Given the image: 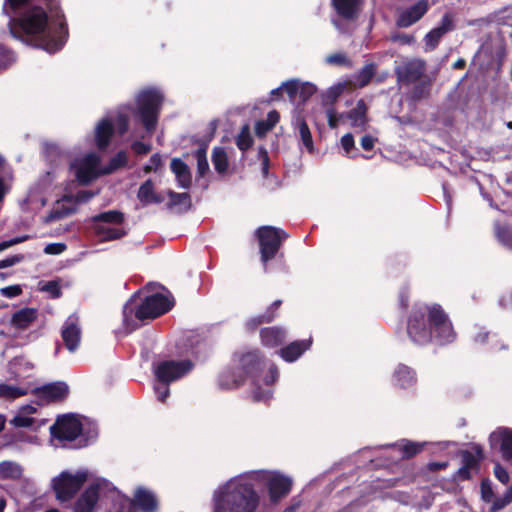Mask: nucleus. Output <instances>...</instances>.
Masks as SVG:
<instances>
[{"label":"nucleus","mask_w":512,"mask_h":512,"mask_svg":"<svg viewBox=\"0 0 512 512\" xmlns=\"http://www.w3.org/2000/svg\"><path fill=\"white\" fill-rule=\"evenodd\" d=\"M172 307L173 302L161 293L141 297L137 292L123 306V323L127 329L134 330L138 327L134 319L140 322L154 320L169 312Z\"/></svg>","instance_id":"7ed1b4c3"},{"label":"nucleus","mask_w":512,"mask_h":512,"mask_svg":"<svg viewBox=\"0 0 512 512\" xmlns=\"http://www.w3.org/2000/svg\"><path fill=\"white\" fill-rule=\"evenodd\" d=\"M299 89L298 95L303 102L307 101L317 90L316 86L309 82L300 83Z\"/></svg>","instance_id":"5fc2aeb1"},{"label":"nucleus","mask_w":512,"mask_h":512,"mask_svg":"<svg viewBox=\"0 0 512 512\" xmlns=\"http://www.w3.org/2000/svg\"><path fill=\"white\" fill-rule=\"evenodd\" d=\"M251 480L262 483L272 504H278L283 498L287 497L293 486V479L281 473L280 471L258 470L250 473Z\"/></svg>","instance_id":"423d86ee"},{"label":"nucleus","mask_w":512,"mask_h":512,"mask_svg":"<svg viewBox=\"0 0 512 512\" xmlns=\"http://www.w3.org/2000/svg\"><path fill=\"white\" fill-rule=\"evenodd\" d=\"M163 100L162 93L155 88L144 89L136 96L133 114L149 133L156 129Z\"/></svg>","instance_id":"39448f33"},{"label":"nucleus","mask_w":512,"mask_h":512,"mask_svg":"<svg viewBox=\"0 0 512 512\" xmlns=\"http://www.w3.org/2000/svg\"><path fill=\"white\" fill-rule=\"evenodd\" d=\"M482 499L486 502H490L494 495L493 489L489 479H483L480 484Z\"/></svg>","instance_id":"052dcab7"},{"label":"nucleus","mask_w":512,"mask_h":512,"mask_svg":"<svg viewBox=\"0 0 512 512\" xmlns=\"http://www.w3.org/2000/svg\"><path fill=\"white\" fill-rule=\"evenodd\" d=\"M10 423L14 427L18 428L30 427L34 424V419L28 416L17 415L10 421Z\"/></svg>","instance_id":"0e129e2a"},{"label":"nucleus","mask_w":512,"mask_h":512,"mask_svg":"<svg viewBox=\"0 0 512 512\" xmlns=\"http://www.w3.org/2000/svg\"><path fill=\"white\" fill-rule=\"evenodd\" d=\"M130 508L138 509L141 512H157L158 500L153 492L139 487L130 500Z\"/></svg>","instance_id":"f3484780"},{"label":"nucleus","mask_w":512,"mask_h":512,"mask_svg":"<svg viewBox=\"0 0 512 512\" xmlns=\"http://www.w3.org/2000/svg\"><path fill=\"white\" fill-rule=\"evenodd\" d=\"M61 336L66 348L70 352H74L80 343L81 330L78 325L69 318L63 325Z\"/></svg>","instance_id":"bb28decb"},{"label":"nucleus","mask_w":512,"mask_h":512,"mask_svg":"<svg viewBox=\"0 0 512 512\" xmlns=\"http://www.w3.org/2000/svg\"><path fill=\"white\" fill-rule=\"evenodd\" d=\"M410 293L407 287H403L400 289L398 293V304L399 307L403 310H406L409 306Z\"/></svg>","instance_id":"774afa93"},{"label":"nucleus","mask_w":512,"mask_h":512,"mask_svg":"<svg viewBox=\"0 0 512 512\" xmlns=\"http://www.w3.org/2000/svg\"><path fill=\"white\" fill-rule=\"evenodd\" d=\"M497 235L501 243L512 250V231L507 227H502L498 230Z\"/></svg>","instance_id":"4d7b16f0"},{"label":"nucleus","mask_w":512,"mask_h":512,"mask_svg":"<svg viewBox=\"0 0 512 512\" xmlns=\"http://www.w3.org/2000/svg\"><path fill=\"white\" fill-rule=\"evenodd\" d=\"M114 132L115 127L110 118H103L97 123L94 132V139L98 150L104 151L108 148Z\"/></svg>","instance_id":"412c9836"},{"label":"nucleus","mask_w":512,"mask_h":512,"mask_svg":"<svg viewBox=\"0 0 512 512\" xmlns=\"http://www.w3.org/2000/svg\"><path fill=\"white\" fill-rule=\"evenodd\" d=\"M157 400L164 403L170 395L169 384L159 383L154 387Z\"/></svg>","instance_id":"680f3d73"},{"label":"nucleus","mask_w":512,"mask_h":512,"mask_svg":"<svg viewBox=\"0 0 512 512\" xmlns=\"http://www.w3.org/2000/svg\"><path fill=\"white\" fill-rule=\"evenodd\" d=\"M217 382L222 390L237 389L244 384L243 376L240 375L236 367L223 370L219 374Z\"/></svg>","instance_id":"c85d7f7f"},{"label":"nucleus","mask_w":512,"mask_h":512,"mask_svg":"<svg viewBox=\"0 0 512 512\" xmlns=\"http://www.w3.org/2000/svg\"><path fill=\"white\" fill-rule=\"evenodd\" d=\"M137 197L143 205H148L151 203L159 204L164 200L161 195L155 192L154 183L151 179H147L140 185Z\"/></svg>","instance_id":"473e14b6"},{"label":"nucleus","mask_w":512,"mask_h":512,"mask_svg":"<svg viewBox=\"0 0 512 512\" xmlns=\"http://www.w3.org/2000/svg\"><path fill=\"white\" fill-rule=\"evenodd\" d=\"M272 397L271 390H264L261 386L255 385L252 391V399L254 402H266Z\"/></svg>","instance_id":"3c124183"},{"label":"nucleus","mask_w":512,"mask_h":512,"mask_svg":"<svg viewBox=\"0 0 512 512\" xmlns=\"http://www.w3.org/2000/svg\"><path fill=\"white\" fill-rule=\"evenodd\" d=\"M116 128L120 136L124 135L129 129V118L126 114L119 113L116 116Z\"/></svg>","instance_id":"6e6d98bb"},{"label":"nucleus","mask_w":512,"mask_h":512,"mask_svg":"<svg viewBox=\"0 0 512 512\" xmlns=\"http://www.w3.org/2000/svg\"><path fill=\"white\" fill-rule=\"evenodd\" d=\"M128 164V155L126 151L121 150L117 152L110 160L105 168V173H112L120 168L126 167Z\"/></svg>","instance_id":"37998d69"},{"label":"nucleus","mask_w":512,"mask_h":512,"mask_svg":"<svg viewBox=\"0 0 512 512\" xmlns=\"http://www.w3.org/2000/svg\"><path fill=\"white\" fill-rule=\"evenodd\" d=\"M394 385L403 389L413 386L416 375L412 368L405 364H399L393 373Z\"/></svg>","instance_id":"2f4dec72"},{"label":"nucleus","mask_w":512,"mask_h":512,"mask_svg":"<svg viewBox=\"0 0 512 512\" xmlns=\"http://www.w3.org/2000/svg\"><path fill=\"white\" fill-rule=\"evenodd\" d=\"M194 368V363L189 359L164 360L154 369L156 380L162 384H170L187 375Z\"/></svg>","instance_id":"9d476101"},{"label":"nucleus","mask_w":512,"mask_h":512,"mask_svg":"<svg viewBox=\"0 0 512 512\" xmlns=\"http://www.w3.org/2000/svg\"><path fill=\"white\" fill-rule=\"evenodd\" d=\"M312 345L311 339L296 340L280 348L276 353L288 363L299 359Z\"/></svg>","instance_id":"5701e85b"},{"label":"nucleus","mask_w":512,"mask_h":512,"mask_svg":"<svg viewBox=\"0 0 512 512\" xmlns=\"http://www.w3.org/2000/svg\"><path fill=\"white\" fill-rule=\"evenodd\" d=\"M429 95V87L426 83H417L410 92L411 100L417 102Z\"/></svg>","instance_id":"09e8293b"},{"label":"nucleus","mask_w":512,"mask_h":512,"mask_svg":"<svg viewBox=\"0 0 512 512\" xmlns=\"http://www.w3.org/2000/svg\"><path fill=\"white\" fill-rule=\"evenodd\" d=\"M82 432L81 422L72 414L59 416L50 427V434L53 438L63 441H74Z\"/></svg>","instance_id":"9b49d317"},{"label":"nucleus","mask_w":512,"mask_h":512,"mask_svg":"<svg viewBox=\"0 0 512 512\" xmlns=\"http://www.w3.org/2000/svg\"><path fill=\"white\" fill-rule=\"evenodd\" d=\"M425 71V66L422 61H409L401 67L396 68V76L398 82L403 84H412L419 81Z\"/></svg>","instance_id":"6ab92c4d"},{"label":"nucleus","mask_w":512,"mask_h":512,"mask_svg":"<svg viewBox=\"0 0 512 512\" xmlns=\"http://www.w3.org/2000/svg\"><path fill=\"white\" fill-rule=\"evenodd\" d=\"M406 331L409 339L420 346L432 341L446 345L456 338L448 314L438 303H415L407 317Z\"/></svg>","instance_id":"f03ea898"},{"label":"nucleus","mask_w":512,"mask_h":512,"mask_svg":"<svg viewBox=\"0 0 512 512\" xmlns=\"http://www.w3.org/2000/svg\"><path fill=\"white\" fill-rule=\"evenodd\" d=\"M489 442L491 447H496L499 444V450L504 460H512V429L499 428L491 433Z\"/></svg>","instance_id":"a211bd4d"},{"label":"nucleus","mask_w":512,"mask_h":512,"mask_svg":"<svg viewBox=\"0 0 512 512\" xmlns=\"http://www.w3.org/2000/svg\"><path fill=\"white\" fill-rule=\"evenodd\" d=\"M281 86L282 90H284L288 94L290 100H294L300 90V82L295 79L288 80L284 82Z\"/></svg>","instance_id":"8fccbe9b"},{"label":"nucleus","mask_w":512,"mask_h":512,"mask_svg":"<svg viewBox=\"0 0 512 512\" xmlns=\"http://www.w3.org/2000/svg\"><path fill=\"white\" fill-rule=\"evenodd\" d=\"M34 394L47 402H62L69 394V387L65 382L57 381L35 388Z\"/></svg>","instance_id":"2eb2a0df"},{"label":"nucleus","mask_w":512,"mask_h":512,"mask_svg":"<svg viewBox=\"0 0 512 512\" xmlns=\"http://www.w3.org/2000/svg\"><path fill=\"white\" fill-rule=\"evenodd\" d=\"M131 149L137 155H146L150 152L151 145L137 140L131 144Z\"/></svg>","instance_id":"338daca9"},{"label":"nucleus","mask_w":512,"mask_h":512,"mask_svg":"<svg viewBox=\"0 0 512 512\" xmlns=\"http://www.w3.org/2000/svg\"><path fill=\"white\" fill-rule=\"evenodd\" d=\"M42 290L51 294L52 298H59L62 295L61 286L57 281H48Z\"/></svg>","instance_id":"bf43d9fd"},{"label":"nucleus","mask_w":512,"mask_h":512,"mask_svg":"<svg viewBox=\"0 0 512 512\" xmlns=\"http://www.w3.org/2000/svg\"><path fill=\"white\" fill-rule=\"evenodd\" d=\"M376 68V64L374 63L364 65L354 76L356 86L359 88L367 86L376 74Z\"/></svg>","instance_id":"ea45409f"},{"label":"nucleus","mask_w":512,"mask_h":512,"mask_svg":"<svg viewBox=\"0 0 512 512\" xmlns=\"http://www.w3.org/2000/svg\"><path fill=\"white\" fill-rule=\"evenodd\" d=\"M454 29L453 18L449 13H445L441 19L440 25L430 30L424 37L425 50L433 51L439 45L441 38Z\"/></svg>","instance_id":"dca6fc26"},{"label":"nucleus","mask_w":512,"mask_h":512,"mask_svg":"<svg viewBox=\"0 0 512 512\" xmlns=\"http://www.w3.org/2000/svg\"><path fill=\"white\" fill-rule=\"evenodd\" d=\"M299 135L304 147L308 150V152L312 153L314 151V144L312 139L311 131L308 127V124L304 119H301L298 124Z\"/></svg>","instance_id":"a18cd8bd"},{"label":"nucleus","mask_w":512,"mask_h":512,"mask_svg":"<svg viewBox=\"0 0 512 512\" xmlns=\"http://www.w3.org/2000/svg\"><path fill=\"white\" fill-rule=\"evenodd\" d=\"M326 62L331 65L350 66L351 61L343 53H334L327 57Z\"/></svg>","instance_id":"603ef678"},{"label":"nucleus","mask_w":512,"mask_h":512,"mask_svg":"<svg viewBox=\"0 0 512 512\" xmlns=\"http://www.w3.org/2000/svg\"><path fill=\"white\" fill-rule=\"evenodd\" d=\"M476 454L471 451L463 450L461 452V467L455 472L453 479L456 481H467L472 478V471H478L480 462L484 458L483 450L480 446L475 447Z\"/></svg>","instance_id":"f8f14e48"},{"label":"nucleus","mask_w":512,"mask_h":512,"mask_svg":"<svg viewBox=\"0 0 512 512\" xmlns=\"http://www.w3.org/2000/svg\"><path fill=\"white\" fill-rule=\"evenodd\" d=\"M254 234L259 245L260 260L264 265L276 257L289 237L285 230L270 225L258 227Z\"/></svg>","instance_id":"0eeeda50"},{"label":"nucleus","mask_w":512,"mask_h":512,"mask_svg":"<svg viewBox=\"0 0 512 512\" xmlns=\"http://www.w3.org/2000/svg\"><path fill=\"white\" fill-rule=\"evenodd\" d=\"M260 496L248 479L232 483L228 490L214 499L213 512H255Z\"/></svg>","instance_id":"20e7f679"},{"label":"nucleus","mask_w":512,"mask_h":512,"mask_svg":"<svg viewBox=\"0 0 512 512\" xmlns=\"http://www.w3.org/2000/svg\"><path fill=\"white\" fill-rule=\"evenodd\" d=\"M100 490L99 483H91L74 502L73 511L94 512L100 499Z\"/></svg>","instance_id":"4468645a"},{"label":"nucleus","mask_w":512,"mask_h":512,"mask_svg":"<svg viewBox=\"0 0 512 512\" xmlns=\"http://www.w3.org/2000/svg\"><path fill=\"white\" fill-rule=\"evenodd\" d=\"M391 41L394 43H399L401 45H410L415 42V37L411 34H406L403 32H395L390 37Z\"/></svg>","instance_id":"864d4df0"},{"label":"nucleus","mask_w":512,"mask_h":512,"mask_svg":"<svg viewBox=\"0 0 512 512\" xmlns=\"http://www.w3.org/2000/svg\"><path fill=\"white\" fill-rule=\"evenodd\" d=\"M96 193L90 190H80L75 195H64L61 199L62 202H74L76 204L86 203L92 199Z\"/></svg>","instance_id":"de8ad7c7"},{"label":"nucleus","mask_w":512,"mask_h":512,"mask_svg":"<svg viewBox=\"0 0 512 512\" xmlns=\"http://www.w3.org/2000/svg\"><path fill=\"white\" fill-rule=\"evenodd\" d=\"M88 479V472L79 470L75 474L69 471H62L58 476L52 479V489L55 497L60 502L72 500L80 491Z\"/></svg>","instance_id":"6e6552de"},{"label":"nucleus","mask_w":512,"mask_h":512,"mask_svg":"<svg viewBox=\"0 0 512 512\" xmlns=\"http://www.w3.org/2000/svg\"><path fill=\"white\" fill-rule=\"evenodd\" d=\"M8 27L12 37L29 39L34 46L49 53L61 50L69 36L64 14L49 23L46 11L40 6H33L19 17L10 19Z\"/></svg>","instance_id":"f257e3e1"},{"label":"nucleus","mask_w":512,"mask_h":512,"mask_svg":"<svg viewBox=\"0 0 512 512\" xmlns=\"http://www.w3.org/2000/svg\"><path fill=\"white\" fill-rule=\"evenodd\" d=\"M286 338V330L279 326L265 327L260 330L261 343L268 348H276L283 345Z\"/></svg>","instance_id":"b1692460"},{"label":"nucleus","mask_w":512,"mask_h":512,"mask_svg":"<svg viewBox=\"0 0 512 512\" xmlns=\"http://www.w3.org/2000/svg\"><path fill=\"white\" fill-rule=\"evenodd\" d=\"M38 318V310L36 308L25 307L15 313L11 318V325L19 330L27 329Z\"/></svg>","instance_id":"c756f323"},{"label":"nucleus","mask_w":512,"mask_h":512,"mask_svg":"<svg viewBox=\"0 0 512 512\" xmlns=\"http://www.w3.org/2000/svg\"><path fill=\"white\" fill-rule=\"evenodd\" d=\"M207 142H200L199 148L195 151L194 157L197 160V174L199 177L205 176V174L209 171V163L207 160Z\"/></svg>","instance_id":"58836bf2"},{"label":"nucleus","mask_w":512,"mask_h":512,"mask_svg":"<svg viewBox=\"0 0 512 512\" xmlns=\"http://www.w3.org/2000/svg\"><path fill=\"white\" fill-rule=\"evenodd\" d=\"M23 475L22 467L13 461L0 462V479L19 480Z\"/></svg>","instance_id":"4c0bfd02"},{"label":"nucleus","mask_w":512,"mask_h":512,"mask_svg":"<svg viewBox=\"0 0 512 512\" xmlns=\"http://www.w3.org/2000/svg\"><path fill=\"white\" fill-rule=\"evenodd\" d=\"M171 171L175 174L178 185L181 188H189L192 176L189 166L180 158H173L170 163Z\"/></svg>","instance_id":"7c9ffc66"},{"label":"nucleus","mask_w":512,"mask_h":512,"mask_svg":"<svg viewBox=\"0 0 512 512\" xmlns=\"http://www.w3.org/2000/svg\"><path fill=\"white\" fill-rule=\"evenodd\" d=\"M95 234L101 241H114L127 235V231L122 227H108L105 225H94Z\"/></svg>","instance_id":"f704fd0d"},{"label":"nucleus","mask_w":512,"mask_h":512,"mask_svg":"<svg viewBox=\"0 0 512 512\" xmlns=\"http://www.w3.org/2000/svg\"><path fill=\"white\" fill-rule=\"evenodd\" d=\"M362 0H331V5L337 15L345 20H354L357 18Z\"/></svg>","instance_id":"a878e982"},{"label":"nucleus","mask_w":512,"mask_h":512,"mask_svg":"<svg viewBox=\"0 0 512 512\" xmlns=\"http://www.w3.org/2000/svg\"><path fill=\"white\" fill-rule=\"evenodd\" d=\"M258 156H259V159H261V161H262V174L264 177H267L268 172H269L270 159H269V155H268V152L265 147H263V146L259 147Z\"/></svg>","instance_id":"13d9d810"},{"label":"nucleus","mask_w":512,"mask_h":512,"mask_svg":"<svg viewBox=\"0 0 512 512\" xmlns=\"http://www.w3.org/2000/svg\"><path fill=\"white\" fill-rule=\"evenodd\" d=\"M124 221L125 215L119 210H109L91 217V222L94 225H103V223L121 225Z\"/></svg>","instance_id":"c9c22d12"},{"label":"nucleus","mask_w":512,"mask_h":512,"mask_svg":"<svg viewBox=\"0 0 512 512\" xmlns=\"http://www.w3.org/2000/svg\"><path fill=\"white\" fill-rule=\"evenodd\" d=\"M236 146L239 150L245 152L250 149L254 143V140L250 134V128L247 124H245L240 133L236 137Z\"/></svg>","instance_id":"c03bdc74"},{"label":"nucleus","mask_w":512,"mask_h":512,"mask_svg":"<svg viewBox=\"0 0 512 512\" xmlns=\"http://www.w3.org/2000/svg\"><path fill=\"white\" fill-rule=\"evenodd\" d=\"M167 195L170 198V202L168 203L169 208L181 205L184 206V211H188L192 206L191 196L187 192L177 193L173 190H169Z\"/></svg>","instance_id":"a19ab883"},{"label":"nucleus","mask_w":512,"mask_h":512,"mask_svg":"<svg viewBox=\"0 0 512 512\" xmlns=\"http://www.w3.org/2000/svg\"><path fill=\"white\" fill-rule=\"evenodd\" d=\"M428 442H417L409 439H400L397 442L390 445V447L399 453L402 460H409L419 455L425 450Z\"/></svg>","instance_id":"4be33fe9"},{"label":"nucleus","mask_w":512,"mask_h":512,"mask_svg":"<svg viewBox=\"0 0 512 512\" xmlns=\"http://www.w3.org/2000/svg\"><path fill=\"white\" fill-rule=\"evenodd\" d=\"M67 246L64 243H50L44 248V253L49 255H59L66 250Z\"/></svg>","instance_id":"69168bd1"},{"label":"nucleus","mask_w":512,"mask_h":512,"mask_svg":"<svg viewBox=\"0 0 512 512\" xmlns=\"http://www.w3.org/2000/svg\"><path fill=\"white\" fill-rule=\"evenodd\" d=\"M26 390L5 383L0 384V398L16 399L26 395Z\"/></svg>","instance_id":"49530a36"},{"label":"nucleus","mask_w":512,"mask_h":512,"mask_svg":"<svg viewBox=\"0 0 512 512\" xmlns=\"http://www.w3.org/2000/svg\"><path fill=\"white\" fill-rule=\"evenodd\" d=\"M281 305V300H275L263 314L248 319L245 323L246 329L250 332H254L260 325L273 322L278 315L277 312Z\"/></svg>","instance_id":"393cba45"},{"label":"nucleus","mask_w":512,"mask_h":512,"mask_svg":"<svg viewBox=\"0 0 512 512\" xmlns=\"http://www.w3.org/2000/svg\"><path fill=\"white\" fill-rule=\"evenodd\" d=\"M77 211L76 205H65L61 201L57 202V205L51 210L48 216V220L55 221L63 219L67 216L74 214Z\"/></svg>","instance_id":"79ce46f5"},{"label":"nucleus","mask_w":512,"mask_h":512,"mask_svg":"<svg viewBox=\"0 0 512 512\" xmlns=\"http://www.w3.org/2000/svg\"><path fill=\"white\" fill-rule=\"evenodd\" d=\"M33 6L31 0H4L2 11L10 20L24 14Z\"/></svg>","instance_id":"72a5a7b5"},{"label":"nucleus","mask_w":512,"mask_h":512,"mask_svg":"<svg viewBox=\"0 0 512 512\" xmlns=\"http://www.w3.org/2000/svg\"><path fill=\"white\" fill-rule=\"evenodd\" d=\"M0 294L6 298H14L22 294L20 285H10L0 289Z\"/></svg>","instance_id":"e2e57ef3"},{"label":"nucleus","mask_w":512,"mask_h":512,"mask_svg":"<svg viewBox=\"0 0 512 512\" xmlns=\"http://www.w3.org/2000/svg\"><path fill=\"white\" fill-rule=\"evenodd\" d=\"M232 361L240 375L243 376L244 383L248 378L254 381L260 375L265 364L264 355L259 349L235 352Z\"/></svg>","instance_id":"1a4fd4ad"},{"label":"nucleus","mask_w":512,"mask_h":512,"mask_svg":"<svg viewBox=\"0 0 512 512\" xmlns=\"http://www.w3.org/2000/svg\"><path fill=\"white\" fill-rule=\"evenodd\" d=\"M211 160L215 171L223 175L229 169L228 155L224 147L216 146L212 150Z\"/></svg>","instance_id":"e433bc0d"},{"label":"nucleus","mask_w":512,"mask_h":512,"mask_svg":"<svg viewBox=\"0 0 512 512\" xmlns=\"http://www.w3.org/2000/svg\"><path fill=\"white\" fill-rule=\"evenodd\" d=\"M429 10L428 0H419L415 4L402 10L396 18V26L408 28L418 22Z\"/></svg>","instance_id":"ddd939ff"},{"label":"nucleus","mask_w":512,"mask_h":512,"mask_svg":"<svg viewBox=\"0 0 512 512\" xmlns=\"http://www.w3.org/2000/svg\"><path fill=\"white\" fill-rule=\"evenodd\" d=\"M368 107L363 99H359L356 107L344 113V117L350 121L352 127H359L365 130L368 123Z\"/></svg>","instance_id":"cd10ccee"},{"label":"nucleus","mask_w":512,"mask_h":512,"mask_svg":"<svg viewBox=\"0 0 512 512\" xmlns=\"http://www.w3.org/2000/svg\"><path fill=\"white\" fill-rule=\"evenodd\" d=\"M98 163L99 158L95 154H89L83 159L76 170V179L79 184L88 185L99 176Z\"/></svg>","instance_id":"aec40b11"}]
</instances>
